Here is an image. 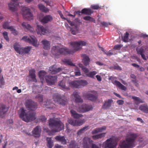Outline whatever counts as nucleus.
I'll list each match as a JSON object with an SVG mask.
<instances>
[{
	"mask_svg": "<svg viewBox=\"0 0 148 148\" xmlns=\"http://www.w3.org/2000/svg\"><path fill=\"white\" fill-rule=\"evenodd\" d=\"M114 83L120 89L122 90H126L127 89V88L125 86L122 85L118 81L115 80L114 82Z\"/></svg>",
	"mask_w": 148,
	"mask_h": 148,
	"instance_id": "nucleus-32",
	"label": "nucleus"
},
{
	"mask_svg": "<svg viewBox=\"0 0 148 148\" xmlns=\"http://www.w3.org/2000/svg\"><path fill=\"white\" fill-rule=\"evenodd\" d=\"M58 85L59 86L61 87V88L67 90L69 89V87L66 86L65 82L64 80H62L59 83Z\"/></svg>",
	"mask_w": 148,
	"mask_h": 148,
	"instance_id": "nucleus-36",
	"label": "nucleus"
},
{
	"mask_svg": "<svg viewBox=\"0 0 148 148\" xmlns=\"http://www.w3.org/2000/svg\"><path fill=\"white\" fill-rule=\"evenodd\" d=\"M58 12L60 16L62 19L66 20H67L66 19V18L63 16V14L60 11H58Z\"/></svg>",
	"mask_w": 148,
	"mask_h": 148,
	"instance_id": "nucleus-60",
	"label": "nucleus"
},
{
	"mask_svg": "<svg viewBox=\"0 0 148 148\" xmlns=\"http://www.w3.org/2000/svg\"><path fill=\"white\" fill-rule=\"evenodd\" d=\"M3 35L5 39L8 41L9 40V39L8 36V33L5 32L3 33Z\"/></svg>",
	"mask_w": 148,
	"mask_h": 148,
	"instance_id": "nucleus-57",
	"label": "nucleus"
},
{
	"mask_svg": "<svg viewBox=\"0 0 148 148\" xmlns=\"http://www.w3.org/2000/svg\"><path fill=\"white\" fill-rule=\"evenodd\" d=\"M86 43L83 41L78 42H70V44L73 48V50H71L66 48H60L59 46H53L51 48V53L55 57L61 55H66L73 53L75 51L81 49L80 46H84Z\"/></svg>",
	"mask_w": 148,
	"mask_h": 148,
	"instance_id": "nucleus-1",
	"label": "nucleus"
},
{
	"mask_svg": "<svg viewBox=\"0 0 148 148\" xmlns=\"http://www.w3.org/2000/svg\"><path fill=\"white\" fill-rule=\"evenodd\" d=\"M62 70V69L60 67L58 68L56 67L55 65H53L50 66L49 68V72L52 74H55L59 72Z\"/></svg>",
	"mask_w": 148,
	"mask_h": 148,
	"instance_id": "nucleus-20",
	"label": "nucleus"
},
{
	"mask_svg": "<svg viewBox=\"0 0 148 148\" xmlns=\"http://www.w3.org/2000/svg\"><path fill=\"white\" fill-rule=\"evenodd\" d=\"M10 30L12 32V33L14 35H16L18 34V32L12 26H10Z\"/></svg>",
	"mask_w": 148,
	"mask_h": 148,
	"instance_id": "nucleus-52",
	"label": "nucleus"
},
{
	"mask_svg": "<svg viewBox=\"0 0 148 148\" xmlns=\"http://www.w3.org/2000/svg\"><path fill=\"white\" fill-rule=\"evenodd\" d=\"M63 62L66 64L70 66H74L73 64L70 60L66 59H64L62 60Z\"/></svg>",
	"mask_w": 148,
	"mask_h": 148,
	"instance_id": "nucleus-48",
	"label": "nucleus"
},
{
	"mask_svg": "<svg viewBox=\"0 0 148 148\" xmlns=\"http://www.w3.org/2000/svg\"><path fill=\"white\" fill-rule=\"evenodd\" d=\"M86 97L88 99L93 101H96L97 99L96 96L90 93L87 94Z\"/></svg>",
	"mask_w": 148,
	"mask_h": 148,
	"instance_id": "nucleus-29",
	"label": "nucleus"
},
{
	"mask_svg": "<svg viewBox=\"0 0 148 148\" xmlns=\"http://www.w3.org/2000/svg\"><path fill=\"white\" fill-rule=\"evenodd\" d=\"M96 77L97 78L98 81H101L102 78L99 75H96Z\"/></svg>",
	"mask_w": 148,
	"mask_h": 148,
	"instance_id": "nucleus-63",
	"label": "nucleus"
},
{
	"mask_svg": "<svg viewBox=\"0 0 148 148\" xmlns=\"http://www.w3.org/2000/svg\"><path fill=\"white\" fill-rule=\"evenodd\" d=\"M46 140L47 143V146L49 148H52L53 146V141L51 140V138L47 137Z\"/></svg>",
	"mask_w": 148,
	"mask_h": 148,
	"instance_id": "nucleus-34",
	"label": "nucleus"
},
{
	"mask_svg": "<svg viewBox=\"0 0 148 148\" xmlns=\"http://www.w3.org/2000/svg\"><path fill=\"white\" fill-rule=\"evenodd\" d=\"M49 122V127L53 132H58L64 129L63 123L56 118L53 117L50 118Z\"/></svg>",
	"mask_w": 148,
	"mask_h": 148,
	"instance_id": "nucleus-4",
	"label": "nucleus"
},
{
	"mask_svg": "<svg viewBox=\"0 0 148 148\" xmlns=\"http://www.w3.org/2000/svg\"><path fill=\"white\" fill-rule=\"evenodd\" d=\"M84 20L86 21H89L90 22L95 23V20L92 17L90 16H86L83 18Z\"/></svg>",
	"mask_w": 148,
	"mask_h": 148,
	"instance_id": "nucleus-45",
	"label": "nucleus"
},
{
	"mask_svg": "<svg viewBox=\"0 0 148 148\" xmlns=\"http://www.w3.org/2000/svg\"><path fill=\"white\" fill-rule=\"evenodd\" d=\"M121 46L119 45H115L114 49L116 50H119L120 49Z\"/></svg>",
	"mask_w": 148,
	"mask_h": 148,
	"instance_id": "nucleus-61",
	"label": "nucleus"
},
{
	"mask_svg": "<svg viewBox=\"0 0 148 148\" xmlns=\"http://www.w3.org/2000/svg\"><path fill=\"white\" fill-rule=\"evenodd\" d=\"M124 101L122 100H119L117 101V103L119 105H122L123 104Z\"/></svg>",
	"mask_w": 148,
	"mask_h": 148,
	"instance_id": "nucleus-62",
	"label": "nucleus"
},
{
	"mask_svg": "<svg viewBox=\"0 0 148 148\" xmlns=\"http://www.w3.org/2000/svg\"><path fill=\"white\" fill-rule=\"evenodd\" d=\"M113 100L111 99H109L105 101L104 104L102 106V108L105 110L108 109L110 108L111 105Z\"/></svg>",
	"mask_w": 148,
	"mask_h": 148,
	"instance_id": "nucleus-21",
	"label": "nucleus"
},
{
	"mask_svg": "<svg viewBox=\"0 0 148 148\" xmlns=\"http://www.w3.org/2000/svg\"><path fill=\"white\" fill-rule=\"evenodd\" d=\"M67 21L69 24L72 26H73V27L75 29L71 28L70 30L71 32V33L73 35H75L78 32V28L79 26V24L78 23H75L71 21L70 20H67Z\"/></svg>",
	"mask_w": 148,
	"mask_h": 148,
	"instance_id": "nucleus-13",
	"label": "nucleus"
},
{
	"mask_svg": "<svg viewBox=\"0 0 148 148\" xmlns=\"http://www.w3.org/2000/svg\"><path fill=\"white\" fill-rule=\"evenodd\" d=\"M38 7L41 11L45 13L49 12V10L42 4H40L38 5Z\"/></svg>",
	"mask_w": 148,
	"mask_h": 148,
	"instance_id": "nucleus-39",
	"label": "nucleus"
},
{
	"mask_svg": "<svg viewBox=\"0 0 148 148\" xmlns=\"http://www.w3.org/2000/svg\"><path fill=\"white\" fill-rule=\"evenodd\" d=\"M55 139L57 141L60 142L63 145L66 144V140L64 136H62L60 135L56 136L55 137Z\"/></svg>",
	"mask_w": 148,
	"mask_h": 148,
	"instance_id": "nucleus-22",
	"label": "nucleus"
},
{
	"mask_svg": "<svg viewBox=\"0 0 148 148\" xmlns=\"http://www.w3.org/2000/svg\"><path fill=\"white\" fill-rule=\"evenodd\" d=\"M78 145L74 140H71L69 145V148H77Z\"/></svg>",
	"mask_w": 148,
	"mask_h": 148,
	"instance_id": "nucleus-42",
	"label": "nucleus"
},
{
	"mask_svg": "<svg viewBox=\"0 0 148 148\" xmlns=\"http://www.w3.org/2000/svg\"><path fill=\"white\" fill-rule=\"evenodd\" d=\"M46 82L49 85H51L56 82L57 80L56 76H48L46 77Z\"/></svg>",
	"mask_w": 148,
	"mask_h": 148,
	"instance_id": "nucleus-16",
	"label": "nucleus"
},
{
	"mask_svg": "<svg viewBox=\"0 0 148 148\" xmlns=\"http://www.w3.org/2000/svg\"><path fill=\"white\" fill-rule=\"evenodd\" d=\"M137 53L140 55L143 54L144 53V49H143L140 48V50L137 51Z\"/></svg>",
	"mask_w": 148,
	"mask_h": 148,
	"instance_id": "nucleus-58",
	"label": "nucleus"
},
{
	"mask_svg": "<svg viewBox=\"0 0 148 148\" xmlns=\"http://www.w3.org/2000/svg\"><path fill=\"white\" fill-rule=\"evenodd\" d=\"M106 129V127L103 126L101 128H96L92 131V133L94 134H97L99 132H101Z\"/></svg>",
	"mask_w": 148,
	"mask_h": 148,
	"instance_id": "nucleus-31",
	"label": "nucleus"
},
{
	"mask_svg": "<svg viewBox=\"0 0 148 148\" xmlns=\"http://www.w3.org/2000/svg\"><path fill=\"white\" fill-rule=\"evenodd\" d=\"M79 66L82 68V70L85 73H86L89 72V70L83 66L82 64H79Z\"/></svg>",
	"mask_w": 148,
	"mask_h": 148,
	"instance_id": "nucleus-50",
	"label": "nucleus"
},
{
	"mask_svg": "<svg viewBox=\"0 0 148 148\" xmlns=\"http://www.w3.org/2000/svg\"><path fill=\"white\" fill-rule=\"evenodd\" d=\"M93 109L92 106L90 104H83L77 108V110L79 112L84 113L92 110Z\"/></svg>",
	"mask_w": 148,
	"mask_h": 148,
	"instance_id": "nucleus-12",
	"label": "nucleus"
},
{
	"mask_svg": "<svg viewBox=\"0 0 148 148\" xmlns=\"http://www.w3.org/2000/svg\"><path fill=\"white\" fill-rule=\"evenodd\" d=\"M44 105L47 108H53L54 104L51 102L50 100H47L45 102H44Z\"/></svg>",
	"mask_w": 148,
	"mask_h": 148,
	"instance_id": "nucleus-35",
	"label": "nucleus"
},
{
	"mask_svg": "<svg viewBox=\"0 0 148 148\" xmlns=\"http://www.w3.org/2000/svg\"><path fill=\"white\" fill-rule=\"evenodd\" d=\"M26 108L31 109L28 112L23 108H21L19 111L20 118L23 121L28 122L34 121L36 119V113L32 110L37 108V104L31 99H27L25 103Z\"/></svg>",
	"mask_w": 148,
	"mask_h": 148,
	"instance_id": "nucleus-2",
	"label": "nucleus"
},
{
	"mask_svg": "<svg viewBox=\"0 0 148 148\" xmlns=\"http://www.w3.org/2000/svg\"><path fill=\"white\" fill-rule=\"evenodd\" d=\"M3 27L5 29H9V23L7 22H5L3 25Z\"/></svg>",
	"mask_w": 148,
	"mask_h": 148,
	"instance_id": "nucleus-56",
	"label": "nucleus"
},
{
	"mask_svg": "<svg viewBox=\"0 0 148 148\" xmlns=\"http://www.w3.org/2000/svg\"><path fill=\"white\" fill-rule=\"evenodd\" d=\"M22 15L23 18L28 20H30L32 18L33 15L27 7H23L22 8Z\"/></svg>",
	"mask_w": 148,
	"mask_h": 148,
	"instance_id": "nucleus-9",
	"label": "nucleus"
},
{
	"mask_svg": "<svg viewBox=\"0 0 148 148\" xmlns=\"http://www.w3.org/2000/svg\"><path fill=\"white\" fill-rule=\"evenodd\" d=\"M71 115L75 119H78L83 116V115L77 113L73 110H72L70 111Z\"/></svg>",
	"mask_w": 148,
	"mask_h": 148,
	"instance_id": "nucleus-25",
	"label": "nucleus"
},
{
	"mask_svg": "<svg viewBox=\"0 0 148 148\" xmlns=\"http://www.w3.org/2000/svg\"><path fill=\"white\" fill-rule=\"evenodd\" d=\"M14 48L16 51L18 53L20 54L28 53L30 51L31 48V47H27L25 48L22 47L20 45L16 43L14 46Z\"/></svg>",
	"mask_w": 148,
	"mask_h": 148,
	"instance_id": "nucleus-7",
	"label": "nucleus"
},
{
	"mask_svg": "<svg viewBox=\"0 0 148 148\" xmlns=\"http://www.w3.org/2000/svg\"><path fill=\"white\" fill-rule=\"evenodd\" d=\"M5 108L6 107L5 105L0 104V117H3L5 114L6 112Z\"/></svg>",
	"mask_w": 148,
	"mask_h": 148,
	"instance_id": "nucleus-27",
	"label": "nucleus"
},
{
	"mask_svg": "<svg viewBox=\"0 0 148 148\" xmlns=\"http://www.w3.org/2000/svg\"><path fill=\"white\" fill-rule=\"evenodd\" d=\"M53 19L52 17L50 15L45 16L41 20V22L44 23H47L49 21H51Z\"/></svg>",
	"mask_w": 148,
	"mask_h": 148,
	"instance_id": "nucleus-26",
	"label": "nucleus"
},
{
	"mask_svg": "<svg viewBox=\"0 0 148 148\" xmlns=\"http://www.w3.org/2000/svg\"><path fill=\"white\" fill-rule=\"evenodd\" d=\"M82 141L83 148H100L98 145L93 143V141L88 137H84Z\"/></svg>",
	"mask_w": 148,
	"mask_h": 148,
	"instance_id": "nucleus-6",
	"label": "nucleus"
},
{
	"mask_svg": "<svg viewBox=\"0 0 148 148\" xmlns=\"http://www.w3.org/2000/svg\"><path fill=\"white\" fill-rule=\"evenodd\" d=\"M46 74V72L43 71H40L38 74L39 77L41 79H44V77Z\"/></svg>",
	"mask_w": 148,
	"mask_h": 148,
	"instance_id": "nucleus-44",
	"label": "nucleus"
},
{
	"mask_svg": "<svg viewBox=\"0 0 148 148\" xmlns=\"http://www.w3.org/2000/svg\"><path fill=\"white\" fill-rule=\"evenodd\" d=\"M25 41L29 42L35 47H38L39 44L37 43V40L34 36H30L28 38L27 36H24L22 38Z\"/></svg>",
	"mask_w": 148,
	"mask_h": 148,
	"instance_id": "nucleus-10",
	"label": "nucleus"
},
{
	"mask_svg": "<svg viewBox=\"0 0 148 148\" xmlns=\"http://www.w3.org/2000/svg\"><path fill=\"white\" fill-rule=\"evenodd\" d=\"M41 131V127L37 126L32 131V132L35 137H39L40 135Z\"/></svg>",
	"mask_w": 148,
	"mask_h": 148,
	"instance_id": "nucleus-18",
	"label": "nucleus"
},
{
	"mask_svg": "<svg viewBox=\"0 0 148 148\" xmlns=\"http://www.w3.org/2000/svg\"><path fill=\"white\" fill-rule=\"evenodd\" d=\"M73 95L75 99V102L76 103H82L83 102V100L79 95L78 92L75 91L73 93Z\"/></svg>",
	"mask_w": 148,
	"mask_h": 148,
	"instance_id": "nucleus-17",
	"label": "nucleus"
},
{
	"mask_svg": "<svg viewBox=\"0 0 148 148\" xmlns=\"http://www.w3.org/2000/svg\"><path fill=\"white\" fill-rule=\"evenodd\" d=\"M129 35V34L128 32H126L124 34V35L123 37L122 36V39L124 42H128V36Z\"/></svg>",
	"mask_w": 148,
	"mask_h": 148,
	"instance_id": "nucleus-47",
	"label": "nucleus"
},
{
	"mask_svg": "<svg viewBox=\"0 0 148 148\" xmlns=\"http://www.w3.org/2000/svg\"><path fill=\"white\" fill-rule=\"evenodd\" d=\"M69 124L73 126H80L85 122L84 119L77 120L70 119L68 120Z\"/></svg>",
	"mask_w": 148,
	"mask_h": 148,
	"instance_id": "nucleus-14",
	"label": "nucleus"
},
{
	"mask_svg": "<svg viewBox=\"0 0 148 148\" xmlns=\"http://www.w3.org/2000/svg\"><path fill=\"white\" fill-rule=\"evenodd\" d=\"M89 129V126H86L82 128L79 130L77 132V134L78 135H79L84 133V132L87 130Z\"/></svg>",
	"mask_w": 148,
	"mask_h": 148,
	"instance_id": "nucleus-40",
	"label": "nucleus"
},
{
	"mask_svg": "<svg viewBox=\"0 0 148 148\" xmlns=\"http://www.w3.org/2000/svg\"><path fill=\"white\" fill-rule=\"evenodd\" d=\"M139 109L145 113H148V106L147 105L143 104L140 106Z\"/></svg>",
	"mask_w": 148,
	"mask_h": 148,
	"instance_id": "nucleus-38",
	"label": "nucleus"
},
{
	"mask_svg": "<svg viewBox=\"0 0 148 148\" xmlns=\"http://www.w3.org/2000/svg\"><path fill=\"white\" fill-rule=\"evenodd\" d=\"M97 73V72L95 71H93L89 73L86 74V75L88 77L94 78V76Z\"/></svg>",
	"mask_w": 148,
	"mask_h": 148,
	"instance_id": "nucleus-49",
	"label": "nucleus"
},
{
	"mask_svg": "<svg viewBox=\"0 0 148 148\" xmlns=\"http://www.w3.org/2000/svg\"><path fill=\"white\" fill-rule=\"evenodd\" d=\"M83 59L82 62L85 66H87L89 64L90 60L89 57L86 54H83L82 56Z\"/></svg>",
	"mask_w": 148,
	"mask_h": 148,
	"instance_id": "nucleus-24",
	"label": "nucleus"
},
{
	"mask_svg": "<svg viewBox=\"0 0 148 148\" xmlns=\"http://www.w3.org/2000/svg\"><path fill=\"white\" fill-rule=\"evenodd\" d=\"M101 50L105 54H106L108 56H110L113 54L110 51H107L105 50L104 49L102 48H101Z\"/></svg>",
	"mask_w": 148,
	"mask_h": 148,
	"instance_id": "nucleus-54",
	"label": "nucleus"
},
{
	"mask_svg": "<svg viewBox=\"0 0 148 148\" xmlns=\"http://www.w3.org/2000/svg\"><path fill=\"white\" fill-rule=\"evenodd\" d=\"M18 0H11L10 3V10L15 11L17 10L18 6Z\"/></svg>",
	"mask_w": 148,
	"mask_h": 148,
	"instance_id": "nucleus-15",
	"label": "nucleus"
},
{
	"mask_svg": "<svg viewBox=\"0 0 148 148\" xmlns=\"http://www.w3.org/2000/svg\"><path fill=\"white\" fill-rule=\"evenodd\" d=\"M106 133H102L98 134L93 136H92V138L94 140H96L99 138H100L105 136Z\"/></svg>",
	"mask_w": 148,
	"mask_h": 148,
	"instance_id": "nucleus-41",
	"label": "nucleus"
},
{
	"mask_svg": "<svg viewBox=\"0 0 148 148\" xmlns=\"http://www.w3.org/2000/svg\"><path fill=\"white\" fill-rule=\"evenodd\" d=\"M75 73L76 76H79L81 75V73L78 67H76L75 68Z\"/></svg>",
	"mask_w": 148,
	"mask_h": 148,
	"instance_id": "nucleus-53",
	"label": "nucleus"
},
{
	"mask_svg": "<svg viewBox=\"0 0 148 148\" xmlns=\"http://www.w3.org/2000/svg\"><path fill=\"white\" fill-rule=\"evenodd\" d=\"M87 81L85 80L73 81L69 83V85L72 87L80 88L88 84Z\"/></svg>",
	"mask_w": 148,
	"mask_h": 148,
	"instance_id": "nucleus-8",
	"label": "nucleus"
},
{
	"mask_svg": "<svg viewBox=\"0 0 148 148\" xmlns=\"http://www.w3.org/2000/svg\"><path fill=\"white\" fill-rule=\"evenodd\" d=\"M93 11L90 8H85L81 11V13L87 15H91L93 13Z\"/></svg>",
	"mask_w": 148,
	"mask_h": 148,
	"instance_id": "nucleus-28",
	"label": "nucleus"
},
{
	"mask_svg": "<svg viewBox=\"0 0 148 148\" xmlns=\"http://www.w3.org/2000/svg\"><path fill=\"white\" fill-rule=\"evenodd\" d=\"M5 84L4 81V78L2 75H0V86L1 87L2 85Z\"/></svg>",
	"mask_w": 148,
	"mask_h": 148,
	"instance_id": "nucleus-55",
	"label": "nucleus"
},
{
	"mask_svg": "<svg viewBox=\"0 0 148 148\" xmlns=\"http://www.w3.org/2000/svg\"><path fill=\"white\" fill-rule=\"evenodd\" d=\"M35 98L40 103H42L43 101V96L42 95L38 94L36 96Z\"/></svg>",
	"mask_w": 148,
	"mask_h": 148,
	"instance_id": "nucleus-43",
	"label": "nucleus"
},
{
	"mask_svg": "<svg viewBox=\"0 0 148 148\" xmlns=\"http://www.w3.org/2000/svg\"><path fill=\"white\" fill-rule=\"evenodd\" d=\"M132 98L136 102H137L138 103L143 102V100L139 98L138 97L135 96H133L132 97Z\"/></svg>",
	"mask_w": 148,
	"mask_h": 148,
	"instance_id": "nucleus-51",
	"label": "nucleus"
},
{
	"mask_svg": "<svg viewBox=\"0 0 148 148\" xmlns=\"http://www.w3.org/2000/svg\"><path fill=\"white\" fill-rule=\"evenodd\" d=\"M101 24L103 26L106 27H107L109 25H111L110 23L105 22H102Z\"/></svg>",
	"mask_w": 148,
	"mask_h": 148,
	"instance_id": "nucleus-59",
	"label": "nucleus"
},
{
	"mask_svg": "<svg viewBox=\"0 0 148 148\" xmlns=\"http://www.w3.org/2000/svg\"><path fill=\"white\" fill-rule=\"evenodd\" d=\"M114 83L120 89L122 90H126L127 89V88L125 86L122 85L118 81L115 80L114 82Z\"/></svg>",
	"mask_w": 148,
	"mask_h": 148,
	"instance_id": "nucleus-33",
	"label": "nucleus"
},
{
	"mask_svg": "<svg viewBox=\"0 0 148 148\" xmlns=\"http://www.w3.org/2000/svg\"><path fill=\"white\" fill-rule=\"evenodd\" d=\"M37 32L38 34L44 35L47 32L46 28L42 26L37 25Z\"/></svg>",
	"mask_w": 148,
	"mask_h": 148,
	"instance_id": "nucleus-19",
	"label": "nucleus"
},
{
	"mask_svg": "<svg viewBox=\"0 0 148 148\" xmlns=\"http://www.w3.org/2000/svg\"><path fill=\"white\" fill-rule=\"evenodd\" d=\"M53 99L55 102L63 106L65 105L68 103L67 101L62 99L60 95L58 93H55L54 94Z\"/></svg>",
	"mask_w": 148,
	"mask_h": 148,
	"instance_id": "nucleus-11",
	"label": "nucleus"
},
{
	"mask_svg": "<svg viewBox=\"0 0 148 148\" xmlns=\"http://www.w3.org/2000/svg\"><path fill=\"white\" fill-rule=\"evenodd\" d=\"M22 25L23 27L25 28H26L30 32H32L33 31V28L30 26L29 24H28L27 23L23 22L22 23Z\"/></svg>",
	"mask_w": 148,
	"mask_h": 148,
	"instance_id": "nucleus-37",
	"label": "nucleus"
},
{
	"mask_svg": "<svg viewBox=\"0 0 148 148\" xmlns=\"http://www.w3.org/2000/svg\"><path fill=\"white\" fill-rule=\"evenodd\" d=\"M35 72L34 69H32L30 70L29 71V76L32 79V82L36 83L37 80L36 78Z\"/></svg>",
	"mask_w": 148,
	"mask_h": 148,
	"instance_id": "nucleus-23",
	"label": "nucleus"
},
{
	"mask_svg": "<svg viewBox=\"0 0 148 148\" xmlns=\"http://www.w3.org/2000/svg\"><path fill=\"white\" fill-rule=\"evenodd\" d=\"M42 42L44 45L43 48L46 50H48L50 49V46L49 42L46 40H43Z\"/></svg>",
	"mask_w": 148,
	"mask_h": 148,
	"instance_id": "nucleus-30",
	"label": "nucleus"
},
{
	"mask_svg": "<svg viewBox=\"0 0 148 148\" xmlns=\"http://www.w3.org/2000/svg\"><path fill=\"white\" fill-rule=\"evenodd\" d=\"M138 135L134 133H130L128 134L125 140L121 143L120 148H132L135 146V141Z\"/></svg>",
	"mask_w": 148,
	"mask_h": 148,
	"instance_id": "nucleus-3",
	"label": "nucleus"
},
{
	"mask_svg": "<svg viewBox=\"0 0 148 148\" xmlns=\"http://www.w3.org/2000/svg\"><path fill=\"white\" fill-rule=\"evenodd\" d=\"M132 82H133L135 84V85L136 86H138V84L136 82V79L135 78L134 79H132Z\"/></svg>",
	"mask_w": 148,
	"mask_h": 148,
	"instance_id": "nucleus-64",
	"label": "nucleus"
},
{
	"mask_svg": "<svg viewBox=\"0 0 148 148\" xmlns=\"http://www.w3.org/2000/svg\"><path fill=\"white\" fill-rule=\"evenodd\" d=\"M90 8L94 10H100L101 9V6L98 4L93 5H91Z\"/></svg>",
	"mask_w": 148,
	"mask_h": 148,
	"instance_id": "nucleus-46",
	"label": "nucleus"
},
{
	"mask_svg": "<svg viewBox=\"0 0 148 148\" xmlns=\"http://www.w3.org/2000/svg\"><path fill=\"white\" fill-rule=\"evenodd\" d=\"M118 141V138L114 136L107 139L105 142V148H115Z\"/></svg>",
	"mask_w": 148,
	"mask_h": 148,
	"instance_id": "nucleus-5",
	"label": "nucleus"
}]
</instances>
